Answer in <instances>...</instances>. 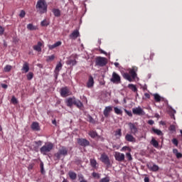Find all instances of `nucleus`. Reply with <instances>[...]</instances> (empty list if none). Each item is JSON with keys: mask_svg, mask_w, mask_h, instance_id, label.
Masks as SVG:
<instances>
[{"mask_svg": "<svg viewBox=\"0 0 182 182\" xmlns=\"http://www.w3.org/2000/svg\"><path fill=\"white\" fill-rule=\"evenodd\" d=\"M144 182H150V179L149 178V177H145L144 179Z\"/></svg>", "mask_w": 182, "mask_h": 182, "instance_id": "obj_57", "label": "nucleus"}, {"mask_svg": "<svg viewBox=\"0 0 182 182\" xmlns=\"http://www.w3.org/2000/svg\"><path fill=\"white\" fill-rule=\"evenodd\" d=\"M125 140L129 141L130 143H136V138L130 134H127L125 136Z\"/></svg>", "mask_w": 182, "mask_h": 182, "instance_id": "obj_17", "label": "nucleus"}, {"mask_svg": "<svg viewBox=\"0 0 182 182\" xmlns=\"http://www.w3.org/2000/svg\"><path fill=\"white\" fill-rule=\"evenodd\" d=\"M93 85H95V80L93 79V77L90 75L87 82V87L92 89V87H93Z\"/></svg>", "mask_w": 182, "mask_h": 182, "instance_id": "obj_18", "label": "nucleus"}, {"mask_svg": "<svg viewBox=\"0 0 182 182\" xmlns=\"http://www.w3.org/2000/svg\"><path fill=\"white\" fill-rule=\"evenodd\" d=\"M4 32H5V29L4 28V27L0 26V35H4Z\"/></svg>", "mask_w": 182, "mask_h": 182, "instance_id": "obj_52", "label": "nucleus"}, {"mask_svg": "<svg viewBox=\"0 0 182 182\" xmlns=\"http://www.w3.org/2000/svg\"><path fill=\"white\" fill-rule=\"evenodd\" d=\"M53 13L55 15V16H60V10L58 9H54L53 10Z\"/></svg>", "mask_w": 182, "mask_h": 182, "instance_id": "obj_33", "label": "nucleus"}, {"mask_svg": "<svg viewBox=\"0 0 182 182\" xmlns=\"http://www.w3.org/2000/svg\"><path fill=\"white\" fill-rule=\"evenodd\" d=\"M76 63H77L76 60H68L67 61V65H70L71 66H75V65H76Z\"/></svg>", "mask_w": 182, "mask_h": 182, "instance_id": "obj_32", "label": "nucleus"}, {"mask_svg": "<svg viewBox=\"0 0 182 182\" xmlns=\"http://www.w3.org/2000/svg\"><path fill=\"white\" fill-rule=\"evenodd\" d=\"M126 156H127V159H128L129 161H132V160H133L131 153H127Z\"/></svg>", "mask_w": 182, "mask_h": 182, "instance_id": "obj_43", "label": "nucleus"}, {"mask_svg": "<svg viewBox=\"0 0 182 182\" xmlns=\"http://www.w3.org/2000/svg\"><path fill=\"white\" fill-rule=\"evenodd\" d=\"M60 95L62 97H68L70 96V90L68 87H65L60 89Z\"/></svg>", "mask_w": 182, "mask_h": 182, "instance_id": "obj_10", "label": "nucleus"}, {"mask_svg": "<svg viewBox=\"0 0 182 182\" xmlns=\"http://www.w3.org/2000/svg\"><path fill=\"white\" fill-rule=\"evenodd\" d=\"M173 151L174 154H176V155L178 153V150H177L176 149H173Z\"/></svg>", "mask_w": 182, "mask_h": 182, "instance_id": "obj_60", "label": "nucleus"}, {"mask_svg": "<svg viewBox=\"0 0 182 182\" xmlns=\"http://www.w3.org/2000/svg\"><path fill=\"white\" fill-rule=\"evenodd\" d=\"M168 109H170L171 112V117L172 119H176V117H174V114H176V113H177V112L176 111V109H173V107L171 106H168Z\"/></svg>", "mask_w": 182, "mask_h": 182, "instance_id": "obj_25", "label": "nucleus"}, {"mask_svg": "<svg viewBox=\"0 0 182 182\" xmlns=\"http://www.w3.org/2000/svg\"><path fill=\"white\" fill-rule=\"evenodd\" d=\"M79 31L75 30L70 35V39H77V38H79Z\"/></svg>", "mask_w": 182, "mask_h": 182, "instance_id": "obj_22", "label": "nucleus"}, {"mask_svg": "<svg viewBox=\"0 0 182 182\" xmlns=\"http://www.w3.org/2000/svg\"><path fill=\"white\" fill-rule=\"evenodd\" d=\"M68 176L71 180H76V177H77V175H76V173L73 171H70L68 173Z\"/></svg>", "mask_w": 182, "mask_h": 182, "instance_id": "obj_26", "label": "nucleus"}, {"mask_svg": "<svg viewBox=\"0 0 182 182\" xmlns=\"http://www.w3.org/2000/svg\"><path fill=\"white\" fill-rule=\"evenodd\" d=\"M92 177H96L97 178H100V174L93 172L92 173Z\"/></svg>", "mask_w": 182, "mask_h": 182, "instance_id": "obj_45", "label": "nucleus"}, {"mask_svg": "<svg viewBox=\"0 0 182 182\" xmlns=\"http://www.w3.org/2000/svg\"><path fill=\"white\" fill-rule=\"evenodd\" d=\"M36 8L40 14H45L48 9V5H46V1L45 0H38Z\"/></svg>", "mask_w": 182, "mask_h": 182, "instance_id": "obj_3", "label": "nucleus"}, {"mask_svg": "<svg viewBox=\"0 0 182 182\" xmlns=\"http://www.w3.org/2000/svg\"><path fill=\"white\" fill-rule=\"evenodd\" d=\"M95 65L97 66H106L107 65V60L103 57H98L95 60Z\"/></svg>", "mask_w": 182, "mask_h": 182, "instance_id": "obj_6", "label": "nucleus"}, {"mask_svg": "<svg viewBox=\"0 0 182 182\" xmlns=\"http://www.w3.org/2000/svg\"><path fill=\"white\" fill-rule=\"evenodd\" d=\"M33 50H36L37 52H42V43L41 41H38L37 45L34 46Z\"/></svg>", "mask_w": 182, "mask_h": 182, "instance_id": "obj_21", "label": "nucleus"}, {"mask_svg": "<svg viewBox=\"0 0 182 182\" xmlns=\"http://www.w3.org/2000/svg\"><path fill=\"white\" fill-rule=\"evenodd\" d=\"M136 70H137V67H133L129 70V74L127 73H123L122 76L124 79L129 80V82H133V79H136V77H137V73H136Z\"/></svg>", "mask_w": 182, "mask_h": 182, "instance_id": "obj_1", "label": "nucleus"}, {"mask_svg": "<svg viewBox=\"0 0 182 182\" xmlns=\"http://www.w3.org/2000/svg\"><path fill=\"white\" fill-rule=\"evenodd\" d=\"M120 75H119V74L116 73H112V77L110 79V81L112 82V83H120Z\"/></svg>", "mask_w": 182, "mask_h": 182, "instance_id": "obj_11", "label": "nucleus"}, {"mask_svg": "<svg viewBox=\"0 0 182 182\" xmlns=\"http://www.w3.org/2000/svg\"><path fill=\"white\" fill-rule=\"evenodd\" d=\"M101 53H104L105 55H106V52L101 50Z\"/></svg>", "mask_w": 182, "mask_h": 182, "instance_id": "obj_63", "label": "nucleus"}, {"mask_svg": "<svg viewBox=\"0 0 182 182\" xmlns=\"http://www.w3.org/2000/svg\"><path fill=\"white\" fill-rule=\"evenodd\" d=\"M68 147L60 146L57 153L55 154V157L59 160L62 156H68Z\"/></svg>", "mask_w": 182, "mask_h": 182, "instance_id": "obj_5", "label": "nucleus"}, {"mask_svg": "<svg viewBox=\"0 0 182 182\" xmlns=\"http://www.w3.org/2000/svg\"><path fill=\"white\" fill-rule=\"evenodd\" d=\"M114 158L117 161H124V154L115 152Z\"/></svg>", "mask_w": 182, "mask_h": 182, "instance_id": "obj_14", "label": "nucleus"}, {"mask_svg": "<svg viewBox=\"0 0 182 182\" xmlns=\"http://www.w3.org/2000/svg\"><path fill=\"white\" fill-rule=\"evenodd\" d=\"M147 167L149 170L154 172L159 171V169L160 168L159 166L156 165V164L154 163H149L147 164Z\"/></svg>", "mask_w": 182, "mask_h": 182, "instance_id": "obj_13", "label": "nucleus"}, {"mask_svg": "<svg viewBox=\"0 0 182 182\" xmlns=\"http://www.w3.org/2000/svg\"><path fill=\"white\" fill-rule=\"evenodd\" d=\"M11 101L13 105H18V100L16 99V97H15V96L12 97Z\"/></svg>", "mask_w": 182, "mask_h": 182, "instance_id": "obj_41", "label": "nucleus"}, {"mask_svg": "<svg viewBox=\"0 0 182 182\" xmlns=\"http://www.w3.org/2000/svg\"><path fill=\"white\" fill-rule=\"evenodd\" d=\"M129 129L132 133V134H136V133H137V132H139V129H137V127H136V125L134 123L129 122L128 124Z\"/></svg>", "mask_w": 182, "mask_h": 182, "instance_id": "obj_16", "label": "nucleus"}, {"mask_svg": "<svg viewBox=\"0 0 182 182\" xmlns=\"http://www.w3.org/2000/svg\"><path fill=\"white\" fill-rule=\"evenodd\" d=\"M55 48H58L62 45V41H57L55 43H54Z\"/></svg>", "mask_w": 182, "mask_h": 182, "instance_id": "obj_51", "label": "nucleus"}, {"mask_svg": "<svg viewBox=\"0 0 182 182\" xmlns=\"http://www.w3.org/2000/svg\"><path fill=\"white\" fill-rule=\"evenodd\" d=\"M152 132H154L155 134H157V136H163V132L160 129L152 128Z\"/></svg>", "mask_w": 182, "mask_h": 182, "instance_id": "obj_29", "label": "nucleus"}, {"mask_svg": "<svg viewBox=\"0 0 182 182\" xmlns=\"http://www.w3.org/2000/svg\"><path fill=\"white\" fill-rule=\"evenodd\" d=\"M176 157H177L178 159H181V157H182V154L178 152V153L176 154Z\"/></svg>", "mask_w": 182, "mask_h": 182, "instance_id": "obj_54", "label": "nucleus"}, {"mask_svg": "<svg viewBox=\"0 0 182 182\" xmlns=\"http://www.w3.org/2000/svg\"><path fill=\"white\" fill-rule=\"evenodd\" d=\"M100 160L102 163H104L107 167H110V159H109V156L106 154H102Z\"/></svg>", "mask_w": 182, "mask_h": 182, "instance_id": "obj_7", "label": "nucleus"}, {"mask_svg": "<svg viewBox=\"0 0 182 182\" xmlns=\"http://www.w3.org/2000/svg\"><path fill=\"white\" fill-rule=\"evenodd\" d=\"M88 122H90V123L95 124V119L91 116L88 117Z\"/></svg>", "mask_w": 182, "mask_h": 182, "instance_id": "obj_49", "label": "nucleus"}, {"mask_svg": "<svg viewBox=\"0 0 182 182\" xmlns=\"http://www.w3.org/2000/svg\"><path fill=\"white\" fill-rule=\"evenodd\" d=\"M154 97L156 100V102H161V97L159 95V94L154 95Z\"/></svg>", "mask_w": 182, "mask_h": 182, "instance_id": "obj_36", "label": "nucleus"}, {"mask_svg": "<svg viewBox=\"0 0 182 182\" xmlns=\"http://www.w3.org/2000/svg\"><path fill=\"white\" fill-rule=\"evenodd\" d=\"M112 112H113V107L112 106L106 107L103 112L105 117H109Z\"/></svg>", "mask_w": 182, "mask_h": 182, "instance_id": "obj_15", "label": "nucleus"}, {"mask_svg": "<svg viewBox=\"0 0 182 182\" xmlns=\"http://www.w3.org/2000/svg\"><path fill=\"white\" fill-rule=\"evenodd\" d=\"M21 70L24 72V73H28V72H29V63L25 62L23 65Z\"/></svg>", "mask_w": 182, "mask_h": 182, "instance_id": "obj_23", "label": "nucleus"}, {"mask_svg": "<svg viewBox=\"0 0 182 182\" xmlns=\"http://www.w3.org/2000/svg\"><path fill=\"white\" fill-rule=\"evenodd\" d=\"M54 59H55V55H51L47 57L46 60L48 62H52V60H54Z\"/></svg>", "mask_w": 182, "mask_h": 182, "instance_id": "obj_38", "label": "nucleus"}, {"mask_svg": "<svg viewBox=\"0 0 182 182\" xmlns=\"http://www.w3.org/2000/svg\"><path fill=\"white\" fill-rule=\"evenodd\" d=\"M65 103L68 107H72L73 105L75 106H77V107H79V108L83 107V104L82 103V102H80V100H77L75 97L68 98L65 100Z\"/></svg>", "mask_w": 182, "mask_h": 182, "instance_id": "obj_2", "label": "nucleus"}, {"mask_svg": "<svg viewBox=\"0 0 182 182\" xmlns=\"http://www.w3.org/2000/svg\"><path fill=\"white\" fill-rule=\"evenodd\" d=\"M90 164L92 168H97L99 167V164H97V161H96V159H91L90 160Z\"/></svg>", "mask_w": 182, "mask_h": 182, "instance_id": "obj_20", "label": "nucleus"}, {"mask_svg": "<svg viewBox=\"0 0 182 182\" xmlns=\"http://www.w3.org/2000/svg\"><path fill=\"white\" fill-rule=\"evenodd\" d=\"M48 25H49V23H48L46 20L41 21V26H48Z\"/></svg>", "mask_w": 182, "mask_h": 182, "instance_id": "obj_44", "label": "nucleus"}, {"mask_svg": "<svg viewBox=\"0 0 182 182\" xmlns=\"http://www.w3.org/2000/svg\"><path fill=\"white\" fill-rule=\"evenodd\" d=\"M53 147H55V145L53 143L47 142L40 149V151L41 154L46 155L53 150Z\"/></svg>", "mask_w": 182, "mask_h": 182, "instance_id": "obj_4", "label": "nucleus"}, {"mask_svg": "<svg viewBox=\"0 0 182 182\" xmlns=\"http://www.w3.org/2000/svg\"><path fill=\"white\" fill-rule=\"evenodd\" d=\"M114 136L117 139H120L122 137V129H118L114 132Z\"/></svg>", "mask_w": 182, "mask_h": 182, "instance_id": "obj_24", "label": "nucleus"}, {"mask_svg": "<svg viewBox=\"0 0 182 182\" xmlns=\"http://www.w3.org/2000/svg\"><path fill=\"white\" fill-rule=\"evenodd\" d=\"M1 86L3 89H8V85L6 84H1Z\"/></svg>", "mask_w": 182, "mask_h": 182, "instance_id": "obj_55", "label": "nucleus"}, {"mask_svg": "<svg viewBox=\"0 0 182 182\" xmlns=\"http://www.w3.org/2000/svg\"><path fill=\"white\" fill-rule=\"evenodd\" d=\"M172 143H173L175 146H178V141L177 140V139H172Z\"/></svg>", "mask_w": 182, "mask_h": 182, "instance_id": "obj_46", "label": "nucleus"}, {"mask_svg": "<svg viewBox=\"0 0 182 182\" xmlns=\"http://www.w3.org/2000/svg\"><path fill=\"white\" fill-rule=\"evenodd\" d=\"M169 129L171 130V132H175L176 131V126L171 125L170 127H169Z\"/></svg>", "mask_w": 182, "mask_h": 182, "instance_id": "obj_53", "label": "nucleus"}, {"mask_svg": "<svg viewBox=\"0 0 182 182\" xmlns=\"http://www.w3.org/2000/svg\"><path fill=\"white\" fill-rule=\"evenodd\" d=\"M62 63H59L56 65L55 70H54V77L58 79V76H59V72L62 70Z\"/></svg>", "mask_w": 182, "mask_h": 182, "instance_id": "obj_12", "label": "nucleus"}, {"mask_svg": "<svg viewBox=\"0 0 182 182\" xmlns=\"http://www.w3.org/2000/svg\"><path fill=\"white\" fill-rule=\"evenodd\" d=\"M125 113H127V114L128 116H129V117H132L133 116V114L131 112V111H128L127 109H124Z\"/></svg>", "mask_w": 182, "mask_h": 182, "instance_id": "obj_48", "label": "nucleus"}, {"mask_svg": "<svg viewBox=\"0 0 182 182\" xmlns=\"http://www.w3.org/2000/svg\"><path fill=\"white\" fill-rule=\"evenodd\" d=\"M77 141L80 146H82V147H87V146L90 145V142L86 139L79 138L77 139Z\"/></svg>", "mask_w": 182, "mask_h": 182, "instance_id": "obj_8", "label": "nucleus"}, {"mask_svg": "<svg viewBox=\"0 0 182 182\" xmlns=\"http://www.w3.org/2000/svg\"><path fill=\"white\" fill-rule=\"evenodd\" d=\"M56 48V46H55V44L53 45H48V49L50 50H53V49H55Z\"/></svg>", "mask_w": 182, "mask_h": 182, "instance_id": "obj_47", "label": "nucleus"}, {"mask_svg": "<svg viewBox=\"0 0 182 182\" xmlns=\"http://www.w3.org/2000/svg\"><path fill=\"white\" fill-rule=\"evenodd\" d=\"M110 181V178L109 177H105L102 178L100 182H109Z\"/></svg>", "mask_w": 182, "mask_h": 182, "instance_id": "obj_42", "label": "nucleus"}, {"mask_svg": "<svg viewBox=\"0 0 182 182\" xmlns=\"http://www.w3.org/2000/svg\"><path fill=\"white\" fill-rule=\"evenodd\" d=\"M132 113L134 114H136L137 116H144V114H146V112H144V110H143V109H141V107H140L133 108Z\"/></svg>", "mask_w": 182, "mask_h": 182, "instance_id": "obj_9", "label": "nucleus"}, {"mask_svg": "<svg viewBox=\"0 0 182 182\" xmlns=\"http://www.w3.org/2000/svg\"><path fill=\"white\" fill-rule=\"evenodd\" d=\"M40 167H41V174H45L46 171H45V168H43V162H42V161L41 162Z\"/></svg>", "mask_w": 182, "mask_h": 182, "instance_id": "obj_37", "label": "nucleus"}, {"mask_svg": "<svg viewBox=\"0 0 182 182\" xmlns=\"http://www.w3.org/2000/svg\"><path fill=\"white\" fill-rule=\"evenodd\" d=\"M128 87L131 89L132 92H137V87L133 84H129Z\"/></svg>", "mask_w": 182, "mask_h": 182, "instance_id": "obj_34", "label": "nucleus"}, {"mask_svg": "<svg viewBox=\"0 0 182 182\" xmlns=\"http://www.w3.org/2000/svg\"><path fill=\"white\" fill-rule=\"evenodd\" d=\"M12 69V66L7 65L4 68V72H11V70Z\"/></svg>", "mask_w": 182, "mask_h": 182, "instance_id": "obj_39", "label": "nucleus"}, {"mask_svg": "<svg viewBox=\"0 0 182 182\" xmlns=\"http://www.w3.org/2000/svg\"><path fill=\"white\" fill-rule=\"evenodd\" d=\"M31 129L32 130H33L34 132H39L41 130V127H39V123L38 122H33L31 124Z\"/></svg>", "mask_w": 182, "mask_h": 182, "instance_id": "obj_19", "label": "nucleus"}, {"mask_svg": "<svg viewBox=\"0 0 182 182\" xmlns=\"http://www.w3.org/2000/svg\"><path fill=\"white\" fill-rule=\"evenodd\" d=\"M119 65H120V64H119V63H114V66H115L116 68H119Z\"/></svg>", "mask_w": 182, "mask_h": 182, "instance_id": "obj_61", "label": "nucleus"}, {"mask_svg": "<svg viewBox=\"0 0 182 182\" xmlns=\"http://www.w3.org/2000/svg\"><path fill=\"white\" fill-rule=\"evenodd\" d=\"M148 124H149L151 126H152V124H154V122L153 121V119H150L148 121Z\"/></svg>", "mask_w": 182, "mask_h": 182, "instance_id": "obj_56", "label": "nucleus"}, {"mask_svg": "<svg viewBox=\"0 0 182 182\" xmlns=\"http://www.w3.org/2000/svg\"><path fill=\"white\" fill-rule=\"evenodd\" d=\"M52 123L56 126V121L55 119L52 121Z\"/></svg>", "mask_w": 182, "mask_h": 182, "instance_id": "obj_62", "label": "nucleus"}, {"mask_svg": "<svg viewBox=\"0 0 182 182\" xmlns=\"http://www.w3.org/2000/svg\"><path fill=\"white\" fill-rule=\"evenodd\" d=\"M27 29H28V31H36V26H33L32 23H29L27 25Z\"/></svg>", "mask_w": 182, "mask_h": 182, "instance_id": "obj_31", "label": "nucleus"}, {"mask_svg": "<svg viewBox=\"0 0 182 182\" xmlns=\"http://www.w3.org/2000/svg\"><path fill=\"white\" fill-rule=\"evenodd\" d=\"M34 143H35V144H36V146H36L35 148H34V150L36 151H38V149H39V147H41V146H42V141H34Z\"/></svg>", "mask_w": 182, "mask_h": 182, "instance_id": "obj_30", "label": "nucleus"}, {"mask_svg": "<svg viewBox=\"0 0 182 182\" xmlns=\"http://www.w3.org/2000/svg\"><path fill=\"white\" fill-rule=\"evenodd\" d=\"M63 182H68V181H66V179H63Z\"/></svg>", "mask_w": 182, "mask_h": 182, "instance_id": "obj_64", "label": "nucleus"}, {"mask_svg": "<svg viewBox=\"0 0 182 182\" xmlns=\"http://www.w3.org/2000/svg\"><path fill=\"white\" fill-rule=\"evenodd\" d=\"M151 144L154 146L156 149L159 148V141H157L154 138H152L151 141Z\"/></svg>", "mask_w": 182, "mask_h": 182, "instance_id": "obj_27", "label": "nucleus"}, {"mask_svg": "<svg viewBox=\"0 0 182 182\" xmlns=\"http://www.w3.org/2000/svg\"><path fill=\"white\" fill-rule=\"evenodd\" d=\"M144 96H145V97H146V99H150V94H149V93H145V94H144Z\"/></svg>", "mask_w": 182, "mask_h": 182, "instance_id": "obj_58", "label": "nucleus"}, {"mask_svg": "<svg viewBox=\"0 0 182 182\" xmlns=\"http://www.w3.org/2000/svg\"><path fill=\"white\" fill-rule=\"evenodd\" d=\"M33 168V164H31L28 166V170H32Z\"/></svg>", "mask_w": 182, "mask_h": 182, "instance_id": "obj_59", "label": "nucleus"}, {"mask_svg": "<svg viewBox=\"0 0 182 182\" xmlns=\"http://www.w3.org/2000/svg\"><path fill=\"white\" fill-rule=\"evenodd\" d=\"M88 134L92 137V139H95V137H97L99 136L96 131H90Z\"/></svg>", "mask_w": 182, "mask_h": 182, "instance_id": "obj_28", "label": "nucleus"}, {"mask_svg": "<svg viewBox=\"0 0 182 182\" xmlns=\"http://www.w3.org/2000/svg\"><path fill=\"white\" fill-rule=\"evenodd\" d=\"M20 18H25V11L22 10L19 14Z\"/></svg>", "mask_w": 182, "mask_h": 182, "instance_id": "obj_50", "label": "nucleus"}, {"mask_svg": "<svg viewBox=\"0 0 182 182\" xmlns=\"http://www.w3.org/2000/svg\"><path fill=\"white\" fill-rule=\"evenodd\" d=\"M27 79L28 80H32V79H33V73H28V74H27Z\"/></svg>", "mask_w": 182, "mask_h": 182, "instance_id": "obj_40", "label": "nucleus"}, {"mask_svg": "<svg viewBox=\"0 0 182 182\" xmlns=\"http://www.w3.org/2000/svg\"><path fill=\"white\" fill-rule=\"evenodd\" d=\"M114 110L116 114H122L123 113V111H122V109H119L117 107H114Z\"/></svg>", "mask_w": 182, "mask_h": 182, "instance_id": "obj_35", "label": "nucleus"}]
</instances>
